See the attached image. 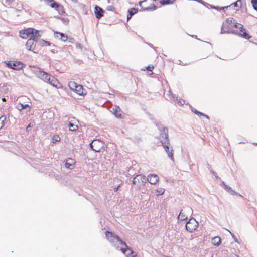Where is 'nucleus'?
Returning <instances> with one entry per match:
<instances>
[{
  "label": "nucleus",
  "mask_w": 257,
  "mask_h": 257,
  "mask_svg": "<svg viewBox=\"0 0 257 257\" xmlns=\"http://www.w3.org/2000/svg\"><path fill=\"white\" fill-rule=\"evenodd\" d=\"M221 34L231 33L240 36L245 39H249L250 36L246 33L243 25L235 22L233 18H227L223 22L221 28Z\"/></svg>",
  "instance_id": "1"
},
{
  "label": "nucleus",
  "mask_w": 257,
  "mask_h": 257,
  "mask_svg": "<svg viewBox=\"0 0 257 257\" xmlns=\"http://www.w3.org/2000/svg\"><path fill=\"white\" fill-rule=\"evenodd\" d=\"M105 235L108 241L117 250H120L127 257H137L134 252L116 234L112 232L106 231Z\"/></svg>",
  "instance_id": "2"
},
{
  "label": "nucleus",
  "mask_w": 257,
  "mask_h": 257,
  "mask_svg": "<svg viewBox=\"0 0 257 257\" xmlns=\"http://www.w3.org/2000/svg\"><path fill=\"white\" fill-rule=\"evenodd\" d=\"M156 126L160 130V136L158 138L162 145L168 154V157L172 160L174 161L173 157V148L170 147V141L168 137V130L167 127L163 126L161 123L156 124Z\"/></svg>",
  "instance_id": "3"
},
{
  "label": "nucleus",
  "mask_w": 257,
  "mask_h": 257,
  "mask_svg": "<svg viewBox=\"0 0 257 257\" xmlns=\"http://www.w3.org/2000/svg\"><path fill=\"white\" fill-rule=\"evenodd\" d=\"M34 74L44 81L49 83L56 88H58L59 82L58 80L49 74L42 70L40 68H36L33 70Z\"/></svg>",
  "instance_id": "4"
},
{
  "label": "nucleus",
  "mask_w": 257,
  "mask_h": 257,
  "mask_svg": "<svg viewBox=\"0 0 257 257\" xmlns=\"http://www.w3.org/2000/svg\"><path fill=\"white\" fill-rule=\"evenodd\" d=\"M21 37L23 39H27L28 38H32L36 40L39 36V31L33 28H28L22 30L20 32Z\"/></svg>",
  "instance_id": "5"
},
{
  "label": "nucleus",
  "mask_w": 257,
  "mask_h": 257,
  "mask_svg": "<svg viewBox=\"0 0 257 257\" xmlns=\"http://www.w3.org/2000/svg\"><path fill=\"white\" fill-rule=\"evenodd\" d=\"M146 182V179L145 176L142 174H138L134 178L133 184L135 186L136 189H140L145 185Z\"/></svg>",
  "instance_id": "6"
},
{
  "label": "nucleus",
  "mask_w": 257,
  "mask_h": 257,
  "mask_svg": "<svg viewBox=\"0 0 257 257\" xmlns=\"http://www.w3.org/2000/svg\"><path fill=\"white\" fill-rule=\"evenodd\" d=\"M166 99L170 101L174 102L175 104L179 106L183 105L185 103V101L181 98H178L171 92V90L168 91V93L165 95Z\"/></svg>",
  "instance_id": "7"
},
{
  "label": "nucleus",
  "mask_w": 257,
  "mask_h": 257,
  "mask_svg": "<svg viewBox=\"0 0 257 257\" xmlns=\"http://www.w3.org/2000/svg\"><path fill=\"white\" fill-rule=\"evenodd\" d=\"M198 226V223L194 218L190 219L185 225L186 229L190 233L196 230Z\"/></svg>",
  "instance_id": "8"
},
{
  "label": "nucleus",
  "mask_w": 257,
  "mask_h": 257,
  "mask_svg": "<svg viewBox=\"0 0 257 257\" xmlns=\"http://www.w3.org/2000/svg\"><path fill=\"white\" fill-rule=\"evenodd\" d=\"M90 147L94 151L99 152L103 147V143L99 140H94L90 143Z\"/></svg>",
  "instance_id": "9"
},
{
  "label": "nucleus",
  "mask_w": 257,
  "mask_h": 257,
  "mask_svg": "<svg viewBox=\"0 0 257 257\" xmlns=\"http://www.w3.org/2000/svg\"><path fill=\"white\" fill-rule=\"evenodd\" d=\"M193 212L192 209L189 207H186L183 210H181L178 216V219L181 221L185 220L187 219V215L186 213H192Z\"/></svg>",
  "instance_id": "10"
},
{
  "label": "nucleus",
  "mask_w": 257,
  "mask_h": 257,
  "mask_svg": "<svg viewBox=\"0 0 257 257\" xmlns=\"http://www.w3.org/2000/svg\"><path fill=\"white\" fill-rule=\"evenodd\" d=\"M7 65L8 67L16 70H20L23 67V64L18 61H8L7 63Z\"/></svg>",
  "instance_id": "11"
},
{
  "label": "nucleus",
  "mask_w": 257,
  "mask_h": 257,
  "mask_svg": "<svg viewBox=\"0 0 257 257\" xmlns=\"http://www.w3.org/2000/svg\"><path fill=\"white\" fill-rule=\"evenodd\" d=\"M29 38L26 44V47L28 50L31 51L33 50L35 47L36 40H34V38Z\"/></svg>",
  "instance_id": "12"
},
{
  "label": "nucleus",
  "mask_w": 257,
  "mask_h": 257,
  "mask_svg": "<svg viewBox=\"0 0 257 257\" xmlns=\"http://www.w3.org/2000/svg\"><path fill=\"white\" fill-rule=\"evenodd\" d=\"M148 181L151 184H156L159 181V177L154 174H150L147 177Z\"/></svg>",
  "instance_id": "13"
},
{
  "label": "nucleus",
  "mask_w": 257,
  "mask_h": 257,
  "mask_svg": "<svg viewBox=\"0 0 257 257\" xmlns=\"http://www.w3.org/2000/svg\"><path fill=\"white\" fill-rule=\"evenodd\" d=\"M16 108L20 111H21L24 109H27V111H29L30 110V106L28 104H25L20 102L17 104Z\"/></svg>",
  "instance_id": "14"
},
{
  "label": "nucleus",
  "mask_w": 257,
  "mask_h": 257,
  "mask_svg": "<svg viewBox=\"0 0 257 257\" xmlns=\"http://www.w3.org/2000/svg\"><path fill=\"white\" fill-rule=\"evenodd\" d=\"M95 14L97 19L101 18L103 15V10L98 6H95Z\"/></svg>",
  "instance_id": "15"
},
{
  "label": "nucleus",
  "mask_w": 257,
  "mask_h": 257,
  "mask_svg": "<svg viewBox=\"0 0 257 257\" xmlns=\"http://www.w3.org/2000/svg\"><path fill=\"white\" fill-rule=\"evenodd\" d=\"M75 163L74 159L69 158L66 161L65 167L68 169H72L74 167Z\"/></svg>",
  "instance_id": "16"
},
{
  "label": "nucleus",
  "mask_w": 257,
  "mask_h": 257,
  "mask_svg": "<svg viewBox=\"0 0 257 257\" xmlns=\"http://www.w3.org/2000/svg\"><path fill=\"white\" fill-rule=\"evenodd\" d=\"M115 115V116L117 118H122V114L121 112V110L118 106H115L111 111Z\"/></svg>",
  "instance_id": "17"
},
{
  "label": "nucleus",
  "mask_w": 257,
  "mask_h": 257,
  "mask_svg": "<svg viewBox=\"0 0 257 257\" xmlns=\"http://www.w3.org/2000/svg\"><path fill=\"white\" fill-rule=\"evenodd\" d=\"M54 36L56 38L60 39L62 41L65 42L68 39V37L65 34L56 32L54 34Z\"/></svg>",
  "instance_id": "18"
},
{
  "label": "nucleus",
  "mask_w": 257,
  "mask_h": 257,
  "mask_svg": "<svg viewBox=\"0 0 257 257\" xmlns=\"http://www.w3.org/2000/svg\"><path fill=\"white\" fill-rule=\"evenodd\" d=\"M137 12H138L137 9L134 8L129 9L128 11V14L127 16V20H129L130 19H131V17H132V16L133 15H134L135 14H136Z\"/></svg>",
  "instance_id": "19"
},
{
  "label": "nucleus",
  "mask_w": 257,
  "mask_h": 257,
  "mask_svg": "<svg viewBox=\"0 0 257 257\" xmlns=\"http://www.w3.org/2000/svg\"><path fill=\"white\" fill-rule=\"evenodd\" d=\"M55 9L58 11L59 14L60 15H62L65 13V11L63 6L60 4L58 5V6Z\"/></svg>",
  "instance_id": "20"
},
{
  "label": "nucleus",
  "mask_w": 257,
  "mask_h": 257,
  "mask_svg": "<svg viewBox=\"0 0 257 257\" xmlns=\"http://www.w3.org/2000/svg\"><path fill=\"white\" fill-rule=\"evenodd\" d=\"M46 3L47 4H49V6L55 9L56 7L59 4L58 3L56 2L54 0H45Z\"/></svg>",
  "instance_id": "21"
},
{
  "label": "nucleus",
  "mask_w": 257,
  "mask_h": 257,
  "mask_svg": "<svg viewBox=\"0 0 257 257\" xmlns=\"http://www.w3.org/2000/svg\"><path fill=\"white\" fill-rule=\"evenodd\" d=\"M212 243L216 246H219L221 244V239L220 237L216 236L214 237L212 240Z\"/></svg>",
  "instance_id": "22"
},
{
  "label": "nucleus",
  "mask_w": 257,
  "mask_h": 257,
  "mask_svg": "<svg viewBox=\"0 0 257 257\" xmlns=\"http://www.w3.org/2000/svg\"><path fill=\"white\" fill-rule=\"evenodd\" d=\"M68 126L69 127V130L71 131H75L78 128V126L74 124L71 122H69Z\"/></svg>",
  "instance_id": "23"
},
{
  "label": "nucleus",
  "mask_w": 257,
  "mask_h": 257,
  "mask_svg": "<svg viewBox=\"0 0 257 257\" xmlns=\"http://www.w3.org/2000/svg\"><path fill=\"white\" fill-rule=\"evenodd\" d=\"M242 2L241 0H237L236 2L233 3L232 4V5H233L234 7H237L238 8L236 9V10H238L239 8L241 7Z\"/></svg>",
  "instance_id": "24"
},
{
  "label": "nucleus",
  "mask_w": 257,
  "mask_h": 257,
  "mask_svg": "<svg viewBox=\"0 0 257 257\" xmlns=\"http://www.w3.org/2000/svg\"><path fill=\"white\" fill-rule=\"evenodd\" d=\"M5 120L6 117L5 115H2L0 117V129L4 126Z\"/></svg>",
  "instance_id": "25"
},
{
  "label": "nucleus",
  "mask_w": 257,
  "mask_h": 257,
  "mask_svg": "<svg viewBox=\"0 0 257 257\" xmlns=\"http://www.w3.org/2000/svg\"><path fill=\"white\" fill-rule=\"evenodd\" d=\"M52 142L53 143H55L56 142H58L60 141V137L59 135H55L52 137Z\"/></svg>",
  "instance_id": "26"
},
{
  "label": "nucleus",
  "mask_w": 257,
  "mask_h": 257,
  "mask_svg": "<svg viewBox=\"0 0 257 257\" xmlns=\"http://www.w3.org/2000/svg\"><path fill=\"white\" fill-rule=\"evenodd\" d=\"M229 192L231 195H239V196L241 197H243L242 195L238 194L237 192H235L234 190L232 189L231 187L229 188V190L227 191Z\"/></svg>",
  "instance_id": "27"
},
{
  "label": "nucleus",
  "mask_w": 257,
  "mask_h": 257,
  "mask_svg": "<svg viewBox=\"0 0 257 257\" xmlns=\"http://www.w3.org/2000/svg\"><path fill=\"white\" fill-rule=\"evenodd\" d=\"M69 86L71 87V89H73L72 87L73 86H75L76 87V91H79V90L77 89V88H80L81 89V86L80 85H79V86H76V83H74V82H71L70 84H69Z\"/></svg>",
  "instance_id": "28"
},
{
  "label": "nucleus",
  "mask_w": 257,
  "mask_h": 257,
  "mask_svg": "<svg viewBox=\"0 0 257 257\" xmlns=\"http://www.w3.org/2000/svg\"><path fill=\"white\" fill-rule=\"evenodd\" d=\"M156 192L158 193V195H160L164 194L165 190L163 188H158L157 189Z\"/></svg>",
  "instance_id": "29"
},
{
  "label": "nucleus",
  "mask_w": 257,
  "mask_h": 257,
  "mask_svg": "<svg viewBox=\"0 0 257 257\" xmlns=\"http://www.w3.org/2000/svg\"><path fill=\"white\" fill-rule=\"evenodd\" d=\"M251 3L254 9L257 11V0H251Z\"/></svg>",
  "instance_id": "30"
},
{
  "label": "nucleus",
  "mask_w": 257,
  "mask_h": 257,
  "mask_svg": "<svg viewBox=\"0 0 257 257\" xmlns=\"http://www.w3.org/2000/svg\"><path fill=\"white\" fill-rule=\"evenodd\" d=\"M205 5H204L206 7H208L209 6L211 8L216 9H219L218 7H216V6H212V5H209V4H208V3H206V2H205Z\"/></svg>",
  "instance_id": "31"
},
{
  "label": "nucleus",
  "mask_w": 257,
  "mask_h": 257,
  "mask_svg": "<svg viewBox=\"0 0 257 257\" xmlns=\"http://www.w3.org/2000/svg\"><path fill=\"white\" fill-rule=\"evenodd\" d=\"M51 43L47 41L42 40V46H49L50 45Z\"/></svg>",
  "instance_id": "32"
},
{
  "label": "nucleus",
  "mask_w": 257,
  "mask_h": 257,
  "mask_svg": "<svg viewBox=\"0 0 257 257\" xmlns=\"http://www.w3.org/2000/svg\"><path fill=\"white\" fill-rule=\"evenodd\" d=\"M192 111L194 113H195L196 114L198 115H200V116H202V115H203V113H202V112H200L198 111H197V110L196 109H192Z\"/></svg>",
  "instance_id": "33"
},
{
  "label": "nucleus",
  "mask_w": 257,
  "mask_h": 257,
  "mask_svg": "<svg viewBox=\"0 0 257 257\" xmlns=\"http://www.w3.org/2000/svg\"><path fill=\"white\" fill-rule=\"evenodd\" d=\"M157 9V6L155 5H153L152 8L151 7H147L145 9V10H155Z\"/></svg>",
  "instance_id": "34"
},
{
  "label": "nucleus",
  "mask_w": 257,
  "mask_h": 257,
  "mask_svg": "<svg viewBox=\"0 0 257 257\" xmlns=\"http://www.w3.org/2000/svg\"><path fill=\"white\" fill-rule=\"evenodd\" d=\"M161 3L162 5H167V4H171V2H169V0H162L161 1Z\"/></svg>",
  "instance_id": "35"
},
{
  "label": "nucleus",
  "mask_w": 257,
  "mask_h": 257,
  "mask_svg": "<svg viewBox=\"0 0 257 257\" xmlns=\"http://www.w3.org/2000/svg\"><path fill=\"white\" fill-rule=\"evenodd\" d=\"M61 19V20L65 24H67L69 22V20L68 18H60Z\"/></svg>",
  "instance_id": "36"
},
{
  "label": "nucleus",
  "mask_w": 257,
  "mask_h": 257,
  "mask_svg": "<svg viewBox=\"0 0 257 257\" xmlns=\"http://www.w3.org/2000/svg\"><path fill=\"white\" fill-rule=\"evenodd\" d=\"M106 9L109 11H113L114 9V8L113 6H108L107 7Z\"/></svg>",
  "instance_id": "37"
},
{
  "label": "nucleus",
  "mask_w": 257,
  "mask_h": 257,
  "mask_svg": "<svg viewBox=\"0 0 257 257\" xmlns=\"http://www.w3.org/2000/svg\"><path fill=\"white\" fill-rule=\"evenodd\" d=\"M154 67L153 66H149L147 67V70L148 71H151L152 69H153Z\"/></svg>",
  "instance_id": "38"
},
{
  "label": "nucleus",
  "mask_w": 257,
  "mask_h": 257,
  "mask_svg": "<svg viewBox=\"0 0 257 257\" xmlns=\"http://www.w3.org/2000/svg\"><path fill=\"white\" fill-rule=\"evenodd\" d=\"M220 185L222 187L223 186L224 187L225 185H226V184H225V183L224 181H222L221 182Z\"/></svg>",
  "instance_id": "39"
},
{
  "label": "nucleus",
  "mask_w": 257,
  "mask_h": 257,
  "mask_svg": "<svg viewBox=\"0 0 257 257\" xmlns=\"http://www.w3.org/2000/svg\"><path fill=\"white\" fill-rule=\"evenodd\" d=\"M229 188H230V187L227 185H225V187H224V189H225L227 191H228Z\"/></svg>",
  "instance_id": "40"
},
{
  "label": "nucleus",
  "mask_w": 257,
  "mask_h": 257,
  "mask_svg": "<svg viewBox=\"0 0 257 257\" xmlns=\"http://www.w3.org/2000/svg\"><path fill=\"white\" fill-rule=\"evenodd\" d=\"M119 187V186H117L116 187H115L114 188V191L115 192H117L118 191V190Z\"/></svg>",
  "instance_id": "41"
},
{
  "label": "nucleus",
  "mask_w": 257,
  "mask_h": 257,
  "mask_svg": "<svg viewBox=\"0 0 257 257\" xmlns=\"http://www.w3.org/2000/svg\"><path fill=\"white\" fill-rule=\"evenodd\" d=\"M202 116H203L204 117H205V118H206L207 119H209V117L208 115L205 114L203 113V115H202Z\"/></svg>",
  "instance_id": "42"
},
{
  "label": "nucleus",
  "mask_w": 257,
  "mask_h": 257,
  "mask_svg": "<svg viewBox=\"0 0 257 257\" xmlns=\"http://www.w3.org/2000/svg\"><path fill=\"white\" fill-rule=\"evenodd\" d=\"M230 6H229L230 7ZM229 7V6H225V7H221L220 8V9H223V10H224L225 9H227Z\"/></svg>",
  "instance_id": "43"
},
{
  "label": "nucleus",
  "mask_w": 257,
  "mask_h": 257,
  "mask_svg": "<svg viewBox=\"0 0 257 257\" xmlns=\"http://www.w3.org/2000/svg\"><path fill=\"white\" fill-rule=\"evenodd\" d=\"M230 233H231V234L232 236V237L235 239V242H237V239H236V238H235V237L234 235L233 234H232V233H231V232H230Z\"/></svg>",
  "instance_id": "44"
},
{
  "label": "nucleus",
  "mask_w": 257,
  "mask_h": 257,
  "mask_svg": "<svg viewBox=\"0 0 257 257\" xmlns=\"http://www.w3.org/2000/svg\"><path fill=\"white\" fill-rule=\"evenodd\" d=\"M214 176H215L216 179H220L219 177L217 175V174H216Z\"/></svg>",
  "instance_id": "45"
},
{
  "label": "nucleus",
  "mask_w": 257,
  "mask_h": 257,
  "mask_svg": "<svg viewBox=\"0 0 257 257\" xmlns=\"http://www.w3.org/2000/svg\"><path fill=\"white\" fill-rule=\"evenodd\" d=\"M7 84H4L3 88H6V89H7Z\"/></svg>",
  "instance_id": "46"
},
{
  "label": "nucleus",
  "mask_w": 257,
  "mask_h": 257,
  "mask_svg": "<svg viewBox=\"0 0 257 257\" xmlns=\"http://www.w3.org/2000/svg\"><path fill=\"white\" fill-rule=\"evenodd\" d=\"M211 173H212L214 175H215L216 174V172H215L214 171H212V170H211Z\"/></svg>",
  "instance_id": "47"
},
{
  "label": "nucleus",
  "mask_w": 257,
  "mask_h": 257,
  "mask_svg": "<svg viewBox=\"0 0 257 257\" xmlns=\"http://www.w3.org/2000/svg\"><path fill=\"white\" fill-rule=\"evenodd\" d=\"M73 2L76 3L77 2V0H71Z\"/></svg>",
  "instance_id": "48"
},
{
  "label": "nucleus",
  "mask_w": 257,
  "mask_h": 257,
  "mask_svg": "<svg viewBox=\"0 0 257 257\" xmlns=\"http://www.w3.org/2000/svg\"><path fill=\"white\" fill-rule=\"evenodd\" d=\"M144 2V1H140V2H139V4H140V5L141 6V4H142V3H143Z\"/></svg>",
  "instance_id": "49"
},
{
  "label": "nucleus",
  "mask_w": 257,
  "mask_h": 257,
  "mask_svg": "<svg viewBox=\"0 0 257 257\" xmlns=\"http://www.w3.org/2000/svg\"><path fill=\"white\" fill-rule=\"evenodd\" d=\"M2 100L3 101H6V99L5 98H4L2 99Z\"/></svg>",
  "instance_id": "50"
},
{
  "label": "nucleus",
  "mask_w": 257,
  "mask_h": 257,
  "mask_svg": "<svg viewBox=\"0 0 257 257\" xmlns=\"http://www.w3.org/2000/svg\"><path fill=\"white\" fill-rule=\"evenodd\" d=\"M28 128H30V125H28L27 127V130H28Z\"/></svg>",
  "instance_id": "51"
},
{
  "label": "nucleus",
  "mask_w": 257,
  "mask_h": 257,
  "mask_svg": "<svg viewBox=\"0 0 257 257\" xmlns=\"http://www.w3.org/2000/svg\"><path fill=\"white\" fill-rule=\"evenodd\" d=\"M72 40H73V38H71V40H70L69 41L72 42Z\"/></svg>",
  "instance_id": "52"
},
{
  "label": "nucleus",
  "mask_w": 257,
  "mask_h": 257,
  "mask_svg": "<svg viewBox=\"0 0 257 257\" xmlns=\"http://www.w3.org/2000/svg\"><path fill=\"white\" fill-rule=\"evenodd\" d=\"M72 40H73V38H71V40H70L69 41L72 42Z\"/></svg>",
  "instance_id": "53"
},
{
  "label": "nucleus",
  "mask_w": 257,
  "mask_h": 257,
  "mask_svg": "<svg viewBox=\"0 0 257 257\" xmlns=\"http://www.w3.org/2000/svg\"><path fill=\"white\" fill-rule=\"evenodd\" d=\"M169 2H171V3H172V1H171V0H169Z\"/></svg>",
  "instance_id": "54"
},
{
  "label": "nucleus",
  "mask_w": 257,
  "mask_h": 257,
  "mask_svg": "<svg viewBox=\"0 0 257 257\" xmlns=\"http://www.w3.org/2000/svg\"><path fill=\"white\" fill-rule=\"evenodd\" d=\"M257 145V143L255 144Z\"/></svg>",
  "instance_id": "55"
}]
</instances>
